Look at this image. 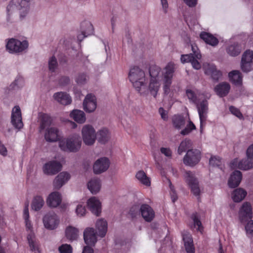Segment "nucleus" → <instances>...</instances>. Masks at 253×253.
Returning <instances> with one entry per match:
<instances>
[{
	"label": "nucleus",
	"mask_w": 253,
	"mask_h": 253,
	"mask_svg": "<svg viewBox=\"0 0 253 253\" xmlns=\"http://www.w3.org/2000/svg\"><path fill=\"white\" fill-rule=\"evenodd\" d=\"M58 66L57 61L55 56L51 57L48 60L49 70L52 72H55Z\"/></svg>",
	"instance_id": "obj_47"
},
{
	"label": "nucleus",
	"mask_w": 253,
	"mask_h": 253,
	"mask_svg": "<svg viewBox=\"0 0 253 253\" xmlns=\"http://www.w3.org/2000/svg\"><path fill=\"white\" fill-rule=\"evenodd\" d=\"M96 227L98 230V235L101 237H104L107 231V223L106 220H98L96 223Z\"/></svg>",
	"instance_id": "obj_34"
},
{
	"label": "nucleus",
	"mask_w": 253,
	"mask_h": 253,
	"mask_svg": "<svg viewBox=\"0 0 253 253\" xmlns=\"http://www.w3.org/2000/svg\"><path fill=\"white\" fill-rule=\"evenodd\" d=\"M228 76L231 82L235 84H240L242 82V76L240 71L234 70L230 72Z\"/></svg>",
	"instance_id": "obj_36"
},
{
	"label": "nucleus",
	"mask_w": 253,
	"mask_h": 253,
	"mask_svg": "<svg viewBox=\"0 0 253 253\" xmlns=\"http://www.w3.org/2000/svg\"><path fill=\"white\" fill-rule=\"evenodd\" d=\"M44 203L43 198L40 196H37L33 200L32 208L35 211H39L43 206Z\"/></svg>",
	"instance_id": "obj_41"
},
{
	"label": "nucleus",
	"mask_w": 253,
	"mask_h": 253,
	"mask_svg": "<svg viewBox=\"0 0 253 253\" xmlns=\"http://www.w3.org/2000/svg\"><path fill=\"white\" fill-rule=\"evenodd\" d=\"M241 61L253 62V52L252 50H247L243 54Z\"/></svg>",
	"instance_id": "obj_46"
},
{
	"label": "nucleus",
	"mask_w": 253,
	"mask_h": 253,
	"mask_svg": "<svg viewBox=\"0 0 253 253\" xmlns=\"http://www.w3.org/2000/svg\"><path fill=\"white\" fill-rule=\"evenodd\" d=\"M30 2V0H11L6 8L7 20L18 12L20 17L24 18L28 12Z\"/></svg>",
	"instance_id": "obj_3"
},
{
	"label": "nucleus",
	"mask_w": 253,
	"mask_h": 253,
	"mask_svg": "<svg viewBox=\"0 0 253 253\" xmlns=\"http://www.w3.org/2000/svg\"><path fill=\"white\" fill-rule=\"evenodd\" d=\"M191 145V142L189 140H184L182 141L178 148L177 152L179 155H181L183 152H185L189 148Z\"/></svg>",
	"instance_id": "obj_45"
},
{
	"label": "nucleus",
	"mask_w": 253,
	"mask_h": 253,
	"mask_svg": "<svg viewBox=\"0 0 253 253\" xmlns=\"http://www.w3.org/2000/svg\"><path fill=\"white\" fill-rule=\"evenodd\" d=\"M140 213L143 218L147 222L152 221L155 216L154 211L147 204H143L141 206Z\"/></svg>",
	"instance_id": "obj_23"
},
{
	"label": "nucleus",
	"mask_w": 253,
	"mask_h": 253,
	"mask_svg": "<svg viewBox=\"0 0 253 253\" xmlns=\"http://www.w3.org/2000/svg\"><path fill=\"white\" fill-rule=\"evenodd\" d=\"M245 229L248 234L253 235V220H251L247 223Z\"/></svg>",
	"instance_id": "obj_60"
},
{
	"label": "nucleus",
	"mask_w": 253,
	"mask_h": 253,
	"mask_svg": "<svg viewBox=\"0 0 253 253\" xmlns=\"http://www.w3.org/2000/svg\"><path fill=\"white\" fill-rule=\"evenodd\" d=\"M51 118L47 114H43L42 116L41 128L44 129L46 127L49 126L51 124Z\"/></svg>",
	"instance_id": "obj_44"
},
{
	"label": "nucleus",
	"mask_w": 253,
	"mask_h": 253,
	"mask_svg": "<svg viewBox=\"0 0 253 253\" xmlns=\"http://www.w3.org/2000/svg\"><path fill=\"white\" fill-rule=\"evenodd\" d=\"M54 99L64 105L70 104L72 102V99L70 96L64 92H58L53 94Z\"/></svg>",
	"instance_id": "obj_25"
},
{
	"label": "nucleus",
	"mask_w": 253,
	"mask_h": 253,
	"mask_svg": "<svg viewBox=\"0 0 253 253\" xmlns=\"http://www.w3.org/2000/svg\"><path fill=\"white\" fill-rule=\"evenodd\" d=\"M11 123L15 128L20 129L23 126L21 113L19 106H15L11 112Z\"/></svg>",
	"instance_id": "obj_12"
},
{
	"label": "nucleus",
	"mask_w": 253,
	"mask_h": 253,
	"mask_svg": "<svg viewBox=\"0 0 253 253\" xmlns=\"http://www.w3.org/2000/svg\"><path fill=\"white\" fill-rule=\"evenodd\" d=\"M88 80V77L84 73H81L78 75L76 78V82L79 84H85Z\"/></svg>",
	"instance_id": "obj_53"
},
{
	"label": "nucleus",
	"mask_w": 253,
	"mask_h": 253,
	"mask_svg": "<svg viewBox=\"0 0 253 253\" xmlns=\"http://www.w3.org/2000/svg\"><path fill=\"white\" fill-rule=\"evenodd\" d=\"M70 83V79L67 77H62L59 80V84L61 85H66Z\"/></svg>",
	"instance_id": "obj_62"
},
{
	"label": "nucleus",
	"mask_w": 253,
	"mask_h": 253,
	"mask_svg": "<svg viewBox=\"0 0 253 253\" xmlns=\"http://www.w3.org/2000/svg\"><path fill=\"white\" fill-rule=\"evenodd\" d=\"M222 162L219 157L212 156L210 159V164L213 167H219L221 165Z\"/></svg>",
	"instance_id": "obj_54"
},
{
	"label": "nucleus",
	"mask_w": 253,
	"mask_h": 253,
	"mask_svg": "<svg viewBox=\"0 0 253 253\" xmlns=\"http://www.w3.org/2000/svg\"><path fill=\"white\" fill-rule=\"evenodd\" d=\"M172 123L174 127L179 129L185 126V120L182 116L175 115L172 118Z\"/></svg>",
	"instance_id": "obj_42"
},
{
	"label": "nucleus",
	"mask_w": 253,
	"mask_h": 253,
	"mask_svg": "<svg viewBox=\"0 0 253 253\" xmlns=\"http://www.w3.org/2000/svg\"><path fill=\"white\" fill-rule=\"evenodd\" d=\"M169 187L170 189V195L172 200V202H175L177 199V194L174 189L173 186H172L171 183L170 181H169Z\"/></svg>",
	"instance_id": "obj_59"
},
{
	"label": "nucleus",
	"mask_w": 253,
	"mask_h": 253,
	"mask_svg": "<svg viewBox=\"0 0 253 253\" xmlns=\"http://www.w3.org/2000/svg\"><path fill=\"white\" fill-rule=\"evenodd\" d=\"M27 239L31 250L35 252V253H39V248L37 244L35 242V235L34 233L28 234Z\"/></svg>",
	"instance_id": "obj_43"
},
{
	"label": "nucleus",
	"mask_w": 253,
	"mask_h": 253,
	"mask_svg": "<svg viewBox=\"0 0 253 253\" xmlns=\"http://www.w3.org/2000/svg\"><path fill=\"white\" fill-rule=\"evenodd\" d=\"M193 53L181 55L180 60L182 63L190 62L193 68L196 70L201 68V65L198 60L201 58V54L195 50V47L192 46Z\"/></svg>",
	"instance_id": "obj_7"
},
{
	"label": "nucleus",
	"mask_w": 253,
	"mask_h": 253,
	"mask_svg": "<svg viewBox=\"0 0 253 253\" xmlns=\"http://www.w3.org/2000/svg\"><path fill=\"white\" fill-rule=\"evenodd\" d=\"M60 253H72V248L70 245L63 244L58 248Z\"/></svg>",
	"instance_id": "obj_55"
},
{
	"label": "nucleus",
	"mask_w": 253,
	"mask_h": 253,
	"mask_svg": "<svg viewBox=\"0 0 253 253\" xmlns=\"http://www.w3.org/2000/svg\"><path fill=\"white\" fill-rule=\"evenodd\" d=\"M70 116L76 122L80 124L84 123L86 120L85 114L81 110H74L71 113Z\"/></svg>",
	"instance_id": "obj_32"
},
{
	"label": "nucleus",
	"mask_w": 253,
	"mask_h": 253,
	"mask_svg": "<svg viewBox=\"0 0 253 253\" xmlns=\"http://www.w3.org/2000/svg\"><path fill=\"white\" fill-rule=\"evenodd\" d=\"M196 129L194 124L189 119V123L186 127L181 131L180 133L182 135H185L189 134L192 130Z\"/></svg>",
	"instance_id": "obj_48"
},
{
	"label": "nucleus",
	"mask_w": 253,
	"mask_h": 253,
	"mask_svg": "<svg viewBox=\"0 0 253 253\" xmlns=\"http://www.w3.org/2000/svg\"><path fill=\"white\" fill-rule=\"evenodd\" d=\"M247 195V192L242 188L236 189L231 194V197L235 202H240Z\"/></svg>",
	"instance_id": "obj_31"
},
{
	"label": "nucleus",
	"mask_w": 253,
	"mask_h": 253,
	"mask_svg": "<svg viewBox=\"0 0 253 253\" xmlns=\"http://www.w3.org/2000/svg\"><path fill=\"white\" fill-rule=\"evenodd\" d=\"M253 62H241V68L242 70L248 73L250 72L253 69Z\"/></svg>",
	"instance_id": "obj_50"
},
{
	"label": "nucleus",
	"mask_w": 253,
	"mask_h": 253,
	"mask_svg": "<svg viewBox=\"0 0 253 253\" xmlns=\"http://www.w3.org/2000/svg\"><path fill=\"white\" fill-rule=\"evenodd\" d=\"M6 49L10 53L22 52L28 47V42L26 41L21 42L15 39H10L6 44Z\"/></svg>",
	"instance_id": "obj_5"
},
{
	"label": "nucleus",
	"mask_w": 253,
	"mask_h": 253,
	"mask_svg": "<svg viewBox=\"0 0 253 253\" xmlns=\"http://www.w3.org/2000/svg\"><path fill=\"white\" fill-rule=\"evenodd\" d=\"M23 218L25 220V226L27 231H29L28 234L34 233L32 230V225L31 221L29 220V213L28 206H26L23 211Z\"/></svg>",
	"instance_id": "obj_40"
},
{
	"label": "nucleus",
	"mask_w": 253,
	"mask_h": 253,
	"mask_svg": "<svg viewBox=\"0 0 253 253\" xmlns=\"http://www.w3.org/2000/svg\"><path fill=\"white\" fill-rule=\"evenodd\" d=\"M82 138L86 145H93L96 139V133L93 127L90 125H85L82 129Z\"/></svg>",
	"instance_id": "obj_6"
},
{
	"label": "nucleus",
	"mask_w": 253,
	"mask_h": 253,
	"mask_svg": "<svg viewBox=\"0 0 253 253\" xmlns=\"http://www.w3.org/2000/svg\"><path fill=\"white\" fill-rule=\"evenodd\" d=\"M88 209L92 213L99 216L101 211V205L100 201L95 197L89 198L87 202Z\"/></svg>",
	"instance_id": "obj_17"
},
{
	"label": "nucleus",
	"mask_w": 253,
	"mask_h": 253,
	"mask_svg": "<svg viewBox=\"0 0 253 253\" xmlns=\"http://www.w3.org/2000/svg\"><path fill=\"white\" fill-rule=\"evenodd\" d=\"M13 84L14 87L17 88L22 87L24 84V80L22 77H17L14 81Z\"/></svg>",
	"instance_id": "obj_56"
},
{
	"label": "nucleus",
	"mask_w": 253,
	"mask_h": 253,
	"mask_svg": "<svg viewBox=\"0 0 253 253\" xmlns=\"http://www.w3.org/2000/svg\"><path fill=\"white\" fill-rule=\"evenodd\" d=\"M242 178V175L239 170H235L231 174L228 181V184L230 188H233L237 187L240 183Z\"/></svg>",
	"instance_id": "obj_24"
},
{
	"label": "nucleus",
	"mask_w": 253,
	"mask_h": 253,
	"mask_svg": "<svg viewBox=\"0 0 253 253\" xmlns=\"http://www.w3.org/2000/svg\"><path fill=\"white\" fill-rule=\"evenodd\" d=\"M81 28L82 34L78 36V39L80 41H82L84 37L92 34L93 31V26L89 22H83L82 24Z\"/></svg>",
	"instance_id": "obj_26"
},
{
	"label": "nucleus",
	"mask_w": 253,
	"mask_h": 253,
	"mask_svg": "<svg viewBox=\"0 0 253 253\" xmlns=\"http://www.w3.org/2000/svg\"><path fill=\"white\" fill-rule=\"evenodd\" d=\"M159 113L163 120L167 121L168 118V113L166 110H165L163 108L161 107L159 109Z\"/></svg>",
	"instance_id": "obj_61"
},
{
	"label": "nucleus",
	"mask_w": 253,
	"mask_h": 253,
	"mask_svg": "<svg viewBox=\"0 0 253 253\" xmlns=\"http://www.w3.org/2000/svg\"><path fill=\"white\" fill-rule=\"evenodd\" d=\"M161 3L162 6L163 11L167 13L168 10L169 4L167 0H161Z\"/></svg>",
	"instance_id": "obj_63"
},
{
	"label": "nucleus",
	"mask_w": 253,
	"mask_h": 253,
	"mask_svg": "<svg viewBox=\"0 0 253 253\" xmlns=\"http://www.w3.org/2000/svg\"><path fill=\"white\" fill-rule=\"evenodd\" d=\"M204 68L205 74L210 75L214 80H218L222 76L221 72L217 70L214 65L205 64L204 65Z\"/></svg>",
	"instance_id": "obj_20"
},
{
	"label": "nucleus",
	"mask_w": 253,
	"mask_h": 253,
	"mask_svg": "<svg viewBox=\"0 0 253 253\" xmlns=\"http://www.w3.org/2000/svg\"><path fill=\"white\" fill-rule=\"evenodd\" d=\"M186 95L191 102L193 103H196V96L192 90L190 89H187L186 90Z\"/></svg>",
	"instance_id": "obj_58"
},
{
	"label": "nucleus",
	"mask_w": 253,
	"mask_h": 253,
	"mask_svg": "<svg viewBox=\"0 0 253 253\" xmlns=\"http://www.w3.org/2000/svg\"><path fill=\"white\" fill-rule=\"evenodd\" d=\"M229 110L233 115L236 116L238 118L241 119L243 118L242 113L237 108L233 106H230L229 107Z\"/></svg>",
	"instance_id": "obj_57"
},
{
	"label": "nucleus",
	"mask_w": 253,
	"mask_h": 253,
	"mask_svg": "<svg viewBox=\"0 0 253 253\" xmlns=\"http://www.w3.org/2000/svg\"><path fill=\"white\" fill-rule=\"evenodd\" d=\"M253 168V159L249 158L242 159L239 161L238 169L241 170H247Z\"/></svg>",
	"instance_id": "obj_37"
},
{
	"label": "nucleus",
	"mask_w": 253,
	"mask_h": 253,
	"mask_svg": "<svg viewBox=\"0 0 253 253\" xmlns=\"http://www.w3.org/2000/svg\"><path fill=\"white\" fill-rule=\"evenodd\" d=\"M43 223L46 229L52 230L57 228L60 223V219L55 213L50 212L43 216Z\"/></svg>",
	"instance_id": "obj_10"
},
{
	"label": "nucleus",
	"mask_w": 253,
	"mask_h": 253,
	"mask_svg": "<svg viewBox=\"0 0 253 253\" xmlns=\"http://www.w3.org/2000/svg\"><path fill=\"white\" fill-rule=\"evenodd\" d=\"M184 177L190 186L192 193L195 196H199L201 189L199 185V182L194 174L190 171H186L184 174Z\"/></svg>",
	"instance_id": "obj_8"
},
{
	"label": "nucleus",
	"mask_w": 253,
	"mask_h": 253,
	"mask_svg": "<svg viewBox=\"0 0 253 253\" xmlns=\"http://www.w3.org/2000/svg\"><path fill=\"white\" fill-rule=\"evenodd\" d=\"M183 240L187 253H195V248L191 235L189 233L184 234Z\"/></svg>",
	"instance_id": "obj_28"
},
{
	"label": "nucleus",
	"mask_w": 253,
	"mask_h": 253,
	"mask_svg": "<svg viewBox=\"0 0 253 253\" xmlns=\"http://www.w3.org/2000/svg\"><path fill=\"white\" fill-rule=\"evenodd\" d=\"M83 109L87 113L94 112L97 107L96 97L92 94H88L85 97L83 103Z\"/></svg>",
	"instance_id": "obj_13"
},
{
	"label": "nucleus",
	"mask_w": 253,
	"mask_h": 253,
	"mask_svg": "<svg viewBox=\"0 0 253 253\" xmlns=\"http://www.w3.org/2000/svg\"><path fill=\"white\" fill-rule=\"evenodd\" d=\"M61 169V165L55 161H50L45 164L43 167V171L45 174L54 175Z\"/></svg>",
	"instance_id": "obj_15"
},
{
	"label": "nucleus",
	"mask_w": 253,
	"mask_h": 253,
	"mask_svg": "<svg viewBox=\"0 0 253 253\" xmlns=\"http://www.w3.org/2000/svg\"><path fill=\"white\" fill-rule=\"evenodd\" d=\"M61 202V195L58 192L51 193L47 199V203L48 205L51 207H57L60 204Z\"/></svg>",
	"instance_id": "obj_27"
},
{
	"label": "nucleus",
	"mask_w": 253,
	"mask_h": 253,
	"mask_svg": "<svg viewBox=\"0 0 253 253\" xmlns=\"http://www.w3.org/2000/svg\"><path fill=\"white\" fill-rule=\"evenodd\" d=\"M136 178L141 184L146 186H150V179L143 170H140L137 172Z\"/></svg>",
	"instance_id": "obj_39"
},
{
	"label": "nucleus",
	"mask_w": 253,
	"mask_h": 253,
	"mask_svg": "<svg viewBox=\"0 0 253 253\" xmlns=\"http://www.w3.org/2000/svg\"><path fill=\"white\" fill-rule=\"evenodd\" d=\"M241 45L237 43H233L228 45L226 48V52L231 56H236L241 52Z\"/></svg>",
	"instance_id": "obj_33"
},
{
	"label": "nucleus",
	"mask_w": 253,
	"mask_h": 253,
	"mask_svg": "<svg viewBox=\"0 0 253 253\" xmlns=\"http://www.w3.org/2000/svg\"><path fill=\"white\" fill-rule=\"evenodd\" d=\"M200 38L207 44L215 46L218 43V39L211 34L203 32L200 35Z\"/></svg>",
	"instance_id": "obj_29"
},
{
	"label": "nucleus",
	"mask_w": 253,
	"mask_h": 253,
	"mask_svg": "<svg viewBox=\"0 0 253 253\" xmlns=\"http://www.w3.org/2000/svg\"><path fill=\"white\" fill-rule=\"evenodd\" d=\"M247 156L253 159V144L251 145L247 150Z\"/></svg>",
	"instance_id": "obj_64"
},
{
	"label": "nucleus",
	"mask_w": 253,
	"mask_h": 253,
	"mask_svg": "<svg viewBox=\"0 0 253 253\" xmlns=\"http://www.w3.org/2000/svg\"><path fill=\"white\" fill-rule=\"evenodd\" d=\"M140 212V208L137 205L132 206L129 210V215L131 218H136L139 215Z\"/></svg>",
	"instance_id": "obj_49"
},
{
	"label": "nucleus",
	"mask_w": 253,
	"mask_h": 253,
	"mask_svg": "<svg viewBox=\"0 0 253 253\" xmlns=\"http://www.w3.org/2000/svg\"><path fill=\"white\" fill-rule=\"evenodd\" d=\"M197 108L200 121V130L202 131L206 124L208 113V102L207 100H203L197 105Z\"/></svg>",
	"instance_id": "obj_11"
},
{
	"label": "nucleus",
	"mask_w": 253,
	"mask_h": 253,
	"mask_svg": "<svg viewBox=\"0 0 253 253\" xmlns=\"http://www.w3.org/2000/svg\"><path fill=\"white\" fill-rule=\"evenodd\" d=\"M175 70V65L169 62L162 70L156 65H152L149 68L150 80L148 86L142 85L138 93L142 96H147L149 94L156 98L160 88L161 82H163V90L165 94L170 91L172 80Z\"/></svg>",
	"instance_id": "obj_1"
},
{
	"label": "nucleus",
	"mask_w": 253,
	"mask_h": 253,
	"mask_svg": "<svg viewBox=\"0 0 253 253\" xmlns=\"http://www.w3.org/2000/svg\"><path fill=\"white\" fill-rule=\"evenodd\" d=\"M201 159V152L197 149L188 150L183 158V163L186 166L193 167L197 164Z\"/></svg>",
	"instance_id": "obj_9"
},
{
	"label": "nucleus",
	"mask_w": 253,
	"mask_h": 253,
	"mask_svg": "<svg viewBox=\"0 0 253 253\" xmlns=\"http://www.w3.org/2000/svg\"><path fill=\"white\" fill-rule=\"evenodd\" d=\"M84 242L88 245H93L97 241L96 233L93 228L87 227L84 232Z\"/></svg>",
	"instance_id": "obj_18"
},
{
	"label": "nucleus",
	"mask_w": 253,
	"mask_h": 253,
	"mask_svg": "<svg viewBox=\"0 0 253 253\" xmlns=\"http://www.w3.org/2000/svg\"><path fill=\"white\" fill-rule=\"evenodd\" d=\"M110 162L106 157L98 159L93 165V171L96 174H99L105 171L109 167Z\"/></svg>",
	"instance_id": "obj_14"
},
{
	"label": "nucleus",
	"mask_w": 253,
	"mask_h": 253,
	"mask_svg": "<svg viewBox=\"0 0 253 253\" xmlns=\"http://www.w3.org/2000/svg\"><path fill=\"white\" fill-rule=\"evenodd\" d=\"M66 237L71 241L77 239L79 236V230L76 227L69 226L66 228L65 231Z\"/></svg>",
	"instance_id": "obj_35"
},
{
	"label": "nucleus",
	"mask_w": 253,
	"mask_h": 253,
	"mask_svg": "<svg viewBox=\"0 0 253 253\" xmlns=\"http://www.w3.org/2000/svg\"><path fill=\"white\" fill-rule=\"evenodd\" d=\"M192 218L194 222V227L197 228L196 230L198 231L202 232V226L201 222L199 219L197 213H194L192 215Z\"/></svg>",
	"instance_id": "obj_51"
},
{
	"label": "nucleus",
	"mask_w": 253,
	"mask_h": 253,
	"mask_svg": "<svg viewBox=\"0 0 253 253\" xmlns=\"http://www.w3.org/2000/svg\"><path fill=\"white\" fill-rule=\"evenodd\" d=\"M231 88L230 85L227 82H221L217 84L214 88L216 94L220 97L227 95Z\"/></svg>",
	"instance_id": "obj_21"
},
{
	"label": "nucleus",
	"mask_w": 253,
	"mask_h": 253,
	"mask_svg": "<svg viewBox=\"0 0 253 253\" xmlns=\"http://www.w3.org/2000/svg\"><path fill=\"white\" fill-rule=\"evenodd\" d=\"M70 176L69 173L66 172L60 173L55 178L53 181V186L55 189H60L70 179Z\"/></svg>",
	"instance_id": "obj_22"
},
{
	"label": "nucleus",
	"mask_w": 253,
	"mask_h": 253,
	"mask_svg": "<svg viewBox=\"0 0 253 253\" xmlns=\"http://www.w3.org/2000/svg\"><path fill=\"white\" fill-rule=\"evenodd\" d=\"M128 78L137 92L140 91L142 85L146 84L145 73L137 66H134L130 69Z\"/></svg>",
	"instance_id": "obj_4"
},
{
	"label": "nucleus",
	"mask_w": 253,
	"mask_h": 253,
	"mask_svg": "<svg viewBox=\"0 0 253 253\" xmlns=\"http://www.w3.org/2000/svg\"><path fill=\"white\" fill-rule=\"evenodd\" d=\"M98 141L101 143H105L107 142L110 137L109 131L106 128L100 129L96 134Z\"/></svg>",
	"instance_id": "obj_38"
},
{
	"label": "nucleus",
	"mask_w": 253,
	"mask_h": 253,
	"mask_svg": "<svg viewBox=\"0 0 253 253\" xmlns=\"http://www.w3.org/2000/svg\"><path fill=\"white\" fill-rule=\"evenodd\" d=\"M60 131L58 128L56 127H50L46 129L44 133V138L46 141L49 142H54L60 139Z\"/></svg>",
	"instance_id": "obj_16"
},
{
	"label": "nucleus",
	"mask_w": 253,
	"mask_h": 253,
	"mask_svg": "<svg viewBox=\"0 0 253 253\" xmlns=\"http://www.w3.org/2000/svg\"><path fill=\"white\" fill-rule=\"evenodd\" d=\"M252 217V207L250 204L244 203L239 211V218L242 222L246 221Z\"/></svg>",
	"instance_id": "obj_19"
},
{
	"label": "nucleus",
	"mask_w": 253,
	"mask_h": 253,
	"mask_svg": "<svg viewBox=\"0 0 253 253\" xmlns=\"http://www.w3.org/2000/svg\"><path fill=\"white\" fill-rule=\"evenodd\" d=\"M101 181L99 179L94 178L91 179L87 183V187L92 194H96L100 190Z\"/></svg>",
	"instance_id": "obj_30"
},
{
	"label": "nucleus",
	"mask_w": 253,
	"mask_h": 253,
	"mask_svg": "<svg viewBox=\"0 0 253 253\" xmlns=\"http://www.w3.org/2000/svg\"><path fill=\"white\" fill-rule=\"evenodd\" d=\"M82 139L78 133H73L67 137L61 138L59 140L58 146L60 149L65 152L76 153L78 152L82 146Z\"/></svg>",
	"instance_id": "obj_2"
},
{
	"label": "nucleus",
	"mask_w": 253,
	"mask_h": 253,
	"mask_svg": "<svg viewBox=\"0 0 253 253\" xmlns=\"http://www.w3.org/2000/svg\"><path fill=\"white\" fill-rule=\"evenodd\" d=\"M76 212L79 217L84 216L86 213L85 206L81 204H78L76 209Z\"/></svg>",
	"instance_id": "obj_52"
}]
</instances>
